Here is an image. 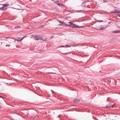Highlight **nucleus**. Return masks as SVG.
Returning <instances> with one entry per match:
<instances>
[{"label":"nucleus","mask_w":120,"mask_h":120,"mask_svg":"<svg viewBox=\"0 0 120 120\" xmlns=\"http://www.w3.org/2000/svg\"><path fill=\"white\" fill-rule=\"evenodd\" d=\"M70 24H67L66 26H70L72 27H73L75 28H79V26L78 25H75L74 24H73L71 22H69L68 23Z\"/></svg>","instance_id":"nucleus-1"},{"label":"nucleus","mask_w":120,"mask_h":120,"mask_svg":"<svg viewBox=\"0 0 120 120\" xmlns=\"http://www.w3.org/2000/svg\"><path fill=\"white\" fill-rule=\"evenodd\" d=\"M34 38L35 40H42V36L40 35H36L34 36Z\"/></svg>","instance_id":"nucleus-2"},{"label":"nucleus","mask_w":120,"mask_h":120,"mask_svg":"<svg viewBox=\"0 0 120 120\" xmlns=\"http://www.w3.org/2000/svg\"><path fill=\"white\" fill-rule=\"evenodd\" d=\"M55 3L58 5H62L63 6H64V5L62 3L60 2L59 1H55L54 2Z\"/></svg>","instance_id":"nucleus-3"},{"label":"nucleus","mask_w":120,"mask_h":120,"mask_svg":"<svg viewBox=\"0 0 120 120\" xmlns=\"http://www.w3.org/2000/svg\"><path fill=\"white\" fill-rule=\"evenodd\" d=\"M23 39V38H17L16 39V40L18 41H20Z\"/></svg>","instance_id":"nucleus-4"},{"label":"nucleus","mask_w":120,"mask_h":120,"mask_svg":"<svg viewBox=\"0 0 120 120\" xmlns=\"http://www.w3.org/2000/svg\"><path fill=\"white\" fill-rule=\"evenodd\" d=\"M74 100V102L75 103L79 102L80 101V100L79 99H75Z\"/></svg>","instance_id":"nucleus-5"},{"label":"nucleus","mask_w":120,"mask_h":120,"mask_svg":"<svg viewBox=\"0 0 120 120\" xmlns=\"http://www.w3.org/2000/svg\"><path fill=\"white\" fill-rule=\"evenodd\" d=\"M7 9V8L5 7H3L0 8V10H5Z\"/></svg>","instance_id":"nucleus-6"},{"label":"nucleus","mask_w":120,"mask_h":120,"mask_svg":"<svg viewBox=\"0 0 120 120\" xmlns=\"http://www.w3.org/2000/svg\"><path fill=\"white\" fill-rule=\"evenodd\" d=\"M112 13H120V11H119L118 10H116L115 11L112 12Z\"/></svg>","instance_id":"nucleus-7"},{"label":"nucleus","mask_w":120,"mask_h":120,"mask_svg":"<svg viewBox=\"0 0 120 120\" xmlns=\"http://www.w3.org/2000/svg\"><path fill=\"white\" fill-rule=\"evenodd\" d=\"M112 33H120V30L114 31L112 32Z\"/></svg>","instance_id":"nucleus-8"},{"label":"nucleus","mask_w":120,"mask_h":120,"mask_svg":"<svg viewBox=\"0 0 120 120\" xmlns=\"http://www.w3.org/2000/svg\"><path fill=\"white\" fill-rule=\"evenodd\" d=\"M113 105L112 104L111 105H106V107L107 108H110V107H113Z\"/></svg>","instance_id":"nucleus-9"},{"label":"nucleus","mask_w":120,"mask_h":120,"mask_svg":"<svg viewBox=\"0 0 120 120\" xmlns=\"http://www.w3.org/2000/svg\"><path fill=\"white\" fill-rule=\"evenodd\" d=\"M3 7L6 8L7 7H8V6L9 5L8 4H3Z\"/></svg>","instance_id":"nucleus-10"},{"label":"nucleus","mask_w":120,"mask_h":120,"mask_svg":"<svg viewBox=\"0 0 120 120\" xmlns=\"http://www.w3.org/2000/svg\"><path fill=\"white\" fill-rule=\"evenodd\" d=\"M59 22L60 23H61L62 24H64V25H65L66 26V25L67 24H66V23L64 22L61 21H60Z\"/></svg>","instance_id":"nucleus-11"},{"label":"nucleus","mask_w":120,"mask_h":120,"mask_svg":"<svg viewBox=\"0 0 120 120\" xmlns=\"http://www.w3.org/2000/svg\"><path fill=\"white\" fill-rule=\"evenodd\" d=\"M104 28V27H101L100 29H98V30H101L103 29Z\"/></svg>","instance_id":"nucleus-12"},{"label":"nucleus","mask_w":120,"mask_h":120,"mask_svg":"<svg viewBox=\"0 0 120 120\" xmlns=\"http://www.w3.org/2000/svg\"><path fill=\"white\" fill-rule=\"evenodd\" d=\"M71 18V17H70V16H68V17H66L65 18V19H70V18Z\"/></svg>","instance_id":"nucleus-13"},{"label":"nucleus","mask_w":120,"mask_h":120,"mask_svg":"<svg viewBox=\"0 0 120 120\" xmlns=\"http://www.w3.org/2000/svg\"><path fill=\"white\" fill-rule=\"evenodd\" d=\"M65 47V46L64 45H62L61 46H59L58 48H60V47Z\"/></svg>","instance_id":"nucleus-14"},{"label":"nucleus","mask_w":120,"mask_h":120,"mask_svg":"<svg viewBox=\"0 0 120 120\" xmlns=\"http://www.w3.org/2000/svg\"><path fill=\"white\" fill-rule=\"evenodd\" d=\"M84 27L83 26H79V28H84Z\"/></svg>","instance_id":"nucleus-15"},{"label":"nucleus","mask_w":120,"mask_h":120,"mask_svg":"<svg viewBox=\"0 0 120 120\" xmlns=\"http://www.w3.org/2000/svg\"><path fill=\"white\" fill-rule=\"evenodd\" d=\"M65 46L66 47H70V46L68 45H66Z\"/></svg>","instance_id":"nucleus-16"},{"label":"nucleus","mask_w":120,"mask_h":120,"mask_svg":"<svg viewBox=\"0 0 120 120\" xmlns=\"http://www.w3.org/2000/svg\"><path fill=\"white\" fill-rule=\"evenodd\" d=\"M117 3L118 4H120V2L118 0L117 1Z\"/></svg>","instance_id":"nucleus-17"},{"label":"nucleus","mask_w":120,"mask_h":120,"mask_svg":"<svg viewBox=\"0 0 120 120\" xmlns=\"http://www.w3.org/2000/svg\"><path fill=\"white\" fill-rule=\"evenodd\" d=\"M117 15L119 17H120V14H117Z\"/></svg>","instance_id":"nucleus-18"},{"label":"nucleus","mask_w":120,"mask_h":120,"mask_svg":"<svg viewBox=\"0 0 120 120\" xmlns=\"http://www.w3.org/2000/svg\"><path fill=\"white\" fill-rule=\"evenodd\" d=\"M86 2V1H84V2H82V4H83L84 3H85Z\"/></svg>","instance_id":"nucleus-19"},{"label":"nucleus","mask_w":120,"mask_h":120,"mask_svg":"<svg viewBox=\"0 0 120 120\" xmlns=\"http://www.w3.org/2000/svg\"><path fill=\"white\" fill-rule=\"evenodd\" d=\"M26 37L25 36H23V37H22V38H23V39L25 38Z\"/></svg>","instance_id":"nucleus-20"},{"label":"nucleus","mask_w":120,"mask_h":120,"mask_svg":"<svg viewBox=\"0 0 120 120\" xmlns=\"http://www.w3.org/2000/svg\"><path fill=\"white\" fill-rule=\"evenodd\" d=\"M17 27H18L19 28H20V26H17Z\"/></svg>","instance_id":"nucleus-21"},{"label":"nucleus","mask_w":120,"mask_h":120,"mask_svg":"<svg viewBox=\"0 0 120 120\" xmlns=\"http://www.w3.org/2000/svg\"><path fill=\"white\" fill-rule=\"evenodd\" d=\"M53 38V37L52 36L51 37H50V38L51 39V38Z\"/></svg>","instance_id":"nucleus-22"},{"label":"nucleus","mask_w":120,"mask_h":120,"mask_svg":"<svg viewBox=\"0 0 120 120\" xmlns=\"http://www.w3.org/2000/svg\"><path fill=\"white\" fill-rule=\"evenodd\" d=\"M103 21L102 20L101 21H99V22H103Z\"/></svg>","instance_id":"nucleus-23"},{"label":"nucleus","mask_w":120,"mask_h":120,"mask_svg":"<svg viewBox=\"0 0 120 120\" xmlns=\"http://www.w3.org/2000/svg\"><path fill=\"white\" fill-rule=\"evenodd\" d=\"M52 91V92H53V93H54V91L52 90H51Z\"/></svg>","instance_id":"nucleus-24"},{"label":"nucleus","mask_w":120,"mask_h":120,"mask_svg":"<svg viewBox=\"0 0 120 120\" xmlns=\"http://www.w3.org/2000/svg\"><path fill=\"white\" fill-rule=\"evenodd\" d=\"M43 40V41H45V39H44V40Z\"/></svg>","instance_id":"nucleus-25"},{"label":"nucleus","mask_w":120,"mask_h":120,"mask_svg":"<svg viewBox=\"0 0 120 120\" xmlns=\"http://www.w3.org/2000/svg\"><path fill=\"white\" fill-rule=\"evenodd\" d=\"M2 96H0V97L2 98Z\"/></svg>","instance_id":"nucleus-26"},{"label":"nucleus","mask_w":120,"mask_h":120,"mask_svg":"<svg viewBox=\"0 0 120 120\" xmlns=\"http://www.w3.org/2000/svg\"><path fill=\"white\" fill-rule=\"evenodd\" d=\"M59 117H59V116H58V118H59Z\"/></svg>","instance_id":"nucleus-27"},{"label":"nucleus","mask_w":120,"mask_h":120,"mask_svg":"<svg viewBox=\"0 0 120 120\" xmlns=\"http://www.w3.org/2000/svg\"><path fill=\"white\" fill-rule=\"evenodd\" d=\"M16 28V27L15 28H15Z\"/></svg>","instance_id":"nucleus-28"}]
</instances>
